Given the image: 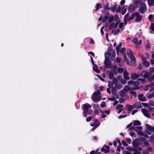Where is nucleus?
Wrapping results in <instances>:
<instances>
[{
  "label": "nucleus",
  "instance_id": "f257e3e1",
  "mask_svg": "<svg viewBox=\"0 0 154 154\" xmlns=\"http://www.w3.org/2000/svg\"><path fill=\"white\" fill-rule=\"evenodd\" d=\"M118 23L116 22V23H112L109 26V29H112V33L114 35H116L118 34L120 30L119 29H117L118 27Z\"/></svg>",
  "mask_w": 154,
  "mask_h": 154
},
{
  "label": "nucleus",
  "instance_id": "f03ea898",
  "mask_svg": "<svg viewBox=\"0 0 154 154\" xmlns=\"http://www.w3.org/2000/svg\"><path fill=\"white\" fill-rule=\"evenodd\" d=\"M110 54L109 52H106L105 54V59L104 61V64L105 67L108 68L111 67V64L109 59Z\"/></svg>",
  "mask_w": 154,
  "mask_h": 154
},
{
  "label": "nucleus",
  "instance_id": "7ed1b4c3",
  "mask_svg": "<svg viewBox=\"0 0 154 154\" xmlns=\"http://www.w3.org/2000/svg\"><path fill=\"white\" fill-rule=\"evenodd\" d=\"M91 106L88 103H86L83 105V109L84 111V116L85 117H86L87 116V114H91L92 111L91 110L89 111V108H90Z\"/></svg>",
  "mask_w": 154,
  "mask_h": 154
},
{
  "label": "nucleus",
  "instance_id": "20e7f679",
  "mask_svg": "<svg viewBox=\"0 0 154 154\" xmlns=\"http://www.w3.org/2000/svg\"><path fill=\"white\" fill-rule=\"evenodd\" d=\"M100 92L99 91H97L95 92L92 95V98L93 100L95 102H97L99 101L101 98L100 95Z\"/></svg>",
  "mask_w": 154,
  "mask_h": 154
},
{
  "label": "nucleus",
  "instance_id": "39448f33",
  "mask_svg": "<svg viewBox=\"0 0 154 154\" xmlns=\"http://www.w3.org/2000/svg\"><path fill=\"white\" fill-rule=\"evenodd\" d=\"M127 54L128 57L130 59L133 64L135 63V58L132 54L131 50L130 49H128L127 51Z\"/></svg>",
  "mask_w": 154,
  "mask_h": 154
},
{
  "label": "nucleus",
  "instance_id": "423d86ee",
  "mask_svg": "<svg viewBox=\"0 0 154 154\" xmlns=\"http://www.w3.org/2000/svg\"><path fill=\"white\" fill-rule=\"evenodd\" d=\"M117 69V67L116 66H113L111 69V71H107V74L108 75L109 79H112L113 77V72L115 73V71Z\"/></svg>",
  "mask_w": 154,
  "mask_h": 154
},
{
  "label": "nucleus",
  "instance_id": "0eeeda50",
  "mask_svg": "<svg viewBox=\"0 0 154 154\" xmlns=\"http://www.w3.org/2000/svg\"><path fill=\"white\" fill-rule=\"evenodd\" d=\"M142 127L141 126H138L135 127V130L137 133L140 136H143L146 137L148 138V136L147 135H145L143 134V132L141 131Z\"/></svg>",
  "mask_w": 154,
  "mask_h": 154
},
{
  "label": "nucleus",
  "instance_id": "6e6552de",
  "mask_svg": "<svg viewBox=\"0 0 154 154\" xmlns=\"http://www.w3.org/2000/svg\"><path fill=\"white\" fill-rule=\"evenodd\" d=\"M116 83V84H117L118 80L116 78H113V82H109L108 83V86L110 88H116L114 87L115 83Z\"/></svg>",
  "mask_w": 154,
  "mask_h": 154
},
{
  "label": "nucleus",
  "instance_id": "1a4fd4ad",
  "mask_svg": "<svg viewBox=\"0 0 154 154\" xmlns=\"http://www.w3.org/2000/svg\"><path fill=\"white\" fill-rule=\"evenodd\" d=\"M132 42L135 47L138 48L139 47L140 44L142 43V40H140L138 41V39L135 38H134L132 40Z\"/></svg>",
  "mask_w": 154,
  "mask_h": 154
},
{
  "label": "nucleus",
  "instance_id": "9d476101",
  "mask_svg": "<svg viewBox=\"0 0 154 154\" xmlns=\"http://www.w3.org/2000/svg\"><path fill=\"white\" fill-rule=\"evenodd\" d=\"M146 128L147 130L146 133L149 135H150L151 134V132L154 131V128L149 125H146Z\"/></svg>",
  "mask_w": 154,
  "mask_h": 154
},
{
  "label": "nucleus",
  "instance_id": "9b49d317",
  "mask_svg": "<svg viewBox=\"0 0 154 154\" xmlns=\"http://www.w3.org/2000/svg\"><path fill=\"white\" fill-rule=\"evenodd\" d=\"M147 8L145 4H142L139 10V11L141 13H143L146 11Z\"/></svg>",
  "mask_w": 154,
  "mask_h": 154
},
{
  "label": "nucleus",
  "instance_id": "f8f14e48",
  "mask_svg": "<svg viewBox=\"0 0 154 154\" xmlns=\"http://www.w3.org/2000/svg\"><path fill=\"white\" fill-rule=\"evenodd\" d=\"M91 63L93 65V69L94 71L96 72L97 73H99L100 72V71L98 70L97 68V66L96 65L94 64V62L93 60V58L92 57H90Z\"/></svg>",
  "mask_w": 154,
  "mask_h": 154
},
{
  "label": "nucleus",
  "instance_id": "ddd939ff",
  "mask_svg": "<svg viewBox=\"0 0 154 154\" xmlns=\"http://www.w3.org/2000/svg\"><path fill=\"white\" fill-rule=\"evenodd\" d=\"M149 72L143 71L141 73V76L145 78H148V79L149 78H150V77H149Z\"/></svg>",
  "mask_w": 154,
  "mask_h": 154
},
{
  "label": "nucleus",
  "instance_id": "4468645a",
  "mask_svg": "<svg viewBox=\"0 0 154 154\" xmlns=\"http://www.w3.org/2000/svg\"><path fill=\"white\" fill-rule=\"evenodd\" d=\"M135 16L136 17L135 19V21L137 22H139L141 20L142 16L140 15L139 13H135Z\"/></svg>",
  "mask_w": 154,
  "mask_h": 154
},
{
  "label": "nucleus",
  "instance_id": "2eb2a0df",
  "mask_svg": "<svg viewBox=\"0 0 154 154\" xmlns=\"http://www.w3.org/2000/svg\"><path fill=\"white\" fill-rule=\"evenodd\" d=\"M141 111L145 116L147 117H149L150 114L146 109H141Z\"/></svg>",
  "mask_w": 154,
  "mask_h": 154
},
{
  "label": "nucleus",
  "instance_id": "dca6fc26",
  "mask_svg": "<svg viewBox=\"0 0 154 154\" xmlns=\"http://www.w3.org/2000/svg\"><path fill=\"white\" fill-rule=\"evenodd\" d=\"M142 58L143 64L146 67L149 66L150 65V63L149 61H146V58L144 57H142Z\"/></svg>",
  "mask_w": 154,
  "mask_h": 154
},
{
  "label": "nucleus",
  "instance_id": "f3484780",
  "mask_svg": "<svg viewBox=\"0 0 154 154\" xmlns=\"http://www.w3.org/2000/svg\"><path fill=\"white\" fill-rule=\"evenodd\" d=\"M123 57L125 61L126 62V63H127L128 64L131 66H133L135 65V63L133 64L131 62H131L130 63L129 61V60L126 57L125 55H124Z\"/></svg>",
  "mask_w": 154,
  "mask_h": 154
},
{
  "label": "nucleus",
  "instance_id": "a211bd4d",
  "mask_svg": "<svg viewBox=\"0 0 154 154\" xmlns=\"http://www.w3.org/2000/svg\"><path fill=\"white\" fill-rule=\"evenodd\" d=\"M140 74H137L136 73H132L131 74V77L132 79H135L137 78L140 77Z\"/></svg>",
  "mask_w": 154,
  "mask_h": 154
},
{
  "label": "nucleus",
  "instance_id": "6ab92c4d",
  "mask_svg": "<svg viewBox=\"0 0 154 154\" xmlns=\"http://www.w3.org/2000/svg\"><path fill=\"white\" fill-rule=\"evenodd\" d=\"M117 79L118 80L120 81L123 84H125L126 83V81L122 79V77L121 76H118L117 78Z\"/></svg>",
  "mask_w": 154,
  "mask_h": 154
},
{
  "label": "nucleus",
  "instance_id": "aec40b11",
  "mask_svg": "<svg viewBox=\"0 0 154 154\" xmlns=\"http://www.w3.org/2000/svg\"><path fill=\"white\" fill-rule=\"evenodd\" d=\"M129 74L126 71H125L124 72L123 77L124 78L127 80H128L130 79V77L128 76Z\"/></svg>",
  "mask_w": 154,
  "mask_h": 154
},
{
  "label": "nucleus",
  "instance_id": "412c9836",
  "mask_svg": "<svg viewBox=\"0 0 154 154\" xmlns=\"http://www.w3.org/2000/svg\"><path fill=\"white\" fill-rule=\"evenodd\" d=\"M128 8V6L127 5H124L123 6L121 11V12L123 15L125 14V13L127 11V9Z\"/></svg>",
  "mask_w": 154,
  "mask_h": 154
},
{
  "label": "nucleus",
  "instance_id": "4be33fe9",
  "mask_svg": "<svg viewBox=\"0 0 154 154\" xmlns=\"http://www.w3.org/2000/svg\"><path fill=\"white\" fill-rule=\"evenodd\" d=\"M149 7H154V0H147Z\"/></svg>",
  "mask_w": 154,
  "mask_h": 154
},
{
  "label": "nucleus",
  "instance_id": "5701e85b",
  "mask_svg": "<svg viewBox=\"0 0 154 154\" xmlns=\"http://www.w3.org/2000/svg\"><path fill=\"white\" fill-rule=\"evenodd\" d=\"M138 97L139 100L141 101H144L146 100V98L144 97L142 94H141L139 95Z\"/></svg>",
  "mask_w": 154,
  "mask_h": 154
},
{
  "label": "nucleus",
  "instance_id": "b1692460",
  "mask_svg": "<svg viewBox=\"0 0 154 154\" xmlns=\"http://www.w3.org/2000/svg\"><path fill=\"white\" fill-rule=\"evenodd\" d=\"M119 28L120 31H122L124 29V24L123 23H119Z\"/></svg>",
  "mask_w": 154,
  "mask_h": 154
},
{
  "label": "nucleus",
  "instance_id": "393cba45",
  "mask_svg": "<svg viewBox=\"0 0 154 154\" xmlns=\"http://www.w3.org/2000/svg\"><path fill=\"white\" fill-rule=\"evenodd\" d=\"M128 9L129 11L131 12H133L135 10V7L133 5H131L130 6V7Z\"/></svg>",
  "mask_w": 154,
  "mask_h": 154
},
{
  "label": "nucleus",
  "instance_id": "a878e982",
  "mask_svg": "<svg viewBox=\"0 0 154 154\" xmlns=\"http://www.w3.org/2000/svg\"><path fill=\"white\" fill-rule=\"evenodd\" d=\"M114 85V87L116 88V89H120L122 87V85L120 84H116V83H115Z\"/></svg>",
  "mask_w": 154,
  "mask_h": 154
},
{
  "label": "nucleus",
  "instance_id": "bb28decb",
  "mask_svg": "<svg viewBox=\"0 0 154 154\" xmlns=\"http://www.w3.org/2000/svg\"><path fill=\"white\" fill-rule=\"evenodd\" d=\"M118 143L120 145L121 144L120 141L118 139H116V140H114L113 143V144L115 147H116L117 143Z\"/></svg>",
  "mask_w": 154,
  "mask_h": 154
},
{
  "label": "nucleus",
  "instance_id": "cd10ccee",
  "mask_svg": "<svg viewBox=\"0 0 154 154\" xmlns=\"http://www.w3.org/2000/svg\"><path fill=\"white\" fill-rule=\"evenodd\" d=\"M126 109L128 110L131 111L133 108V106L132 105H128L126 106Z\"/></svg>",
  "mask_w": 154,
  "mask_h": 154
},
{
  "label": "nucleus",
  "instance_id": "c85d7f7f",
  "mask_svg": "<svg viewBox=\"0 0 154 154\" xmlns=\"http://www.w3.org/2000/svg\"><path fill=\"white\" fill-rule=\"evenodd\" d=\"M128 14H126L124 17V23L126 25L127 23V20L128 19Z\"/></svg>",
  "mask_w": 154,
  "mask_h": 154
},
{
  "label": "nucleus",
  "instance_id": "c756f323",
  "mask_svg": "<svg viewBox=\"0 0 154 154\" xmlns=\"http://www.w3.org/2000/svg\"><path fill=\"white\" fill-rule=\"evenodd\" d=\"M125 92H126L125 91L122 90L120 92L119 94L122 97H124L125 95Z\"/></svg>",
  "mask_w": 154,
  "mask_h": 154
},
{
  "label": "nucleus",
  "instance_id": "7c9ffc66",
  "mask_svg": "<svg viewBox=\"0 0 154 154\" xmlns=\"http://www.w3.org/2000/svg\"><path fill=\"white\" fill-rule=\"evenodd\" d=\"M121 46L122 44L121 43H119V45L117 46V47L116 48V50L117 53H118V52H119V49L121 47Z\"/></svg>",
  "mask_w": 154,
  "mask_h": 154
},
{
  "label": "nucleus",
  "instance_id": "2f4dec72",
  "mask_svg": "<svg viewBox=\"0 0 154 154\" xmlns=\"http://www.w3.org/2000/svg\"><path fill=\"white\" fill-rule=\"evenodd\" d=\"M140 122L138 120L135 121L134 122V126H137L140 125Z\"/></svg>",
  "mask_w": 154,
  "mask_h": 154
},
{
  "label": "nucleus",
  "instance_id": "473e14b6",
  "mask_svg": "<svg viewBox=\"0 0 154 154\" xmlns=\"http://www.w3.org/2000/svg\"><path fill=\"white\" fill-rule=\"evenodd\" d=\"M104 147H104H102L101 149V151L102 152H103L105 153H107L108 152V150L106 149Z\"/></svg>",
  "mask_w": 154,
  "mask_h": 154
},
{
  "label": "nucleus",
  "instance_id": "72a5a7b5",
  "mask_svg": "<svg viewBox=\"0 0 154 154\" xmlns=\"http://www.w3.org/2000/svg\"><path fill=\"white\" fill-rule=\"evenodd\" d=\"M130 89V87L128 86H125L124 87V89H123L125 92H127L128 91H129Z\"/></svg>",
  "mask_w": 154,
  "mask_h": 154
},
{
  "label": "nucleus",
  "instance_id": "f704fd0d",
  "mask_svg": "<svg viewBox=\"0 0 154 154\" xmlns=\"http://www.w3.org/2000/svg\"><path fill=\"white\" fill-rule=\"evenodd\" d=\"M123 106L121 104H118L116 106V109H122Z\"/></svg>",
  "mask_w": 154,
  "mask_h": 154
},
{
  "label": "nucleus",
  "instance_id": "c9c22d12",
  "mask_svg": "<svg viewBox=\"0 0 154 154\" xmlns=\"http://www.w3.org/2000/svg\"><path fill=\"white\" fill-rule=\"evenodd\" d=\"M135 106L137 108H140L142 107L140 103H138L137 104H135Z\"/></svg>",
  "mask_w": 154,
  "mask_h": 154
},
{
  "label": "nucleus",
  "instance_id": "e433bc0d",
  "mask_svg": "<svg viewBox=\"0 0 154 154\" xmlns=\"http://www.w3.org/2000/svg\"><path fill=\"white\" fill-rule=\"evenodd\" d=\"M129 134L131 137H136V134L134 133L133 132H131V131L129 133Z\"/></svg>",
  "mask_w": 154,
  "mask_h": 154
},
{
  "label": "nucleus",
  "instance_id": "4c0bfd02",
  "mask_svg": "<svg viewBox=\"0 0 154 154\" xmlns=\"http://www.w3.org/2000/svg\"><path fill=\"white\" fill-rule=\"evenodd\" d=\"M138 80L140 81L141 83L144 84L145 83L146 80L145 79H138Z\"/></svg>",
  "mask_w": 154,
  "mask_h": 154
},
{
  "label": "nucleus",
  "instance_id": "58836bf2",
  "mask_svg": "<svg viewBox=\"0 0 154 154\" xmlns=\"http://www.w3.org/2000/svg\"><path fill=\"white\" fill-rule=\"evenodd\" d=\"M99 8H102V6H101V5L100 4H98V3H97L96 4V10H98Z\"/></svg>",
  "mask_w": 154,
  "mask_h": 154
},
{
  "label": "nucleus",
  "instance_id": "ea45409f",
  "mask_svg": "<svg viewBox=\"0 0 154 154\" xmlns=\"http://www.w3.org/2000/svg\"><path fill=\"white\" fill-rule=\"evenodd\" d=\"M99 106L97 104H95L93 105V108L95 109H99Z\"/></svg>",
  "mask_w": 154,
  "mask_h": 154
},
{
  "label": "nucleus",
  "instance_id": "a19ab883",
  "mask_svg": "<svg viewBox=\"0 0 154 154\" xmlns=\"http://www.w3.org/2000/svg\"><path fill=\"white\" fill-rule=\"evenodd\" d=\"M135 13H133L131 16V17L128 19V20H130L133 19L134 18V17H135Z\"/></svg>",
  "mask_w": 154,
  "mask_h": 154
},
{
  "label": "nucleus",
  "instance_id": "79ce46f5",
  "mask_svg": "<svg viewBox=\"0 0 154 154\" xmlns=\"http://www.w3.org/2000/svg\"><path fill=\"white\" fill-rule=\"evenodd\" d=\"M108 19V18L107 16H106L104 17L103 18V19L102 20V22L103 23V22H106L107 20Z\"/></svg>",
  "mask_w": 154,
  "mask_h": 154
},
{
  "label": "nucleus",
  "instance_id": "37998d69",
  "mask_svg": "<svg viewBox=\"0 0 154 154\" xmlns=\"http://www.w3.org/2000/svg\"><path fill=\"white\" fill-rule=\"evenodd\" d=\"M118 70L119 73H122L124 71L123 69L121 67L119 68Z\"/></svg>",
  "mask_w": 154,
  "mask_h": 154
},
{
  "label": "nucleus",
  "instance_id": "c03bdc74",
  "mask_svg": "<svg viewBox=\"0 0 154 154\" xmlns=\"http://www.w3.org/2000/svg\"><path fill=\"white\" fill-rule=\"evenodd\" d=\"M126 49L125 48H122L121 49L119 50V51L120 52L123 53L125 51Z\"/></svg>",
  "mask_w": 154,
  "mask_h": 154
},
{
  "label": "nucleus",
  "instance_id": "a18cd8bd",
  "mask_svg": "<svg viewBox=\"0 0 154 154\" xmlns=\"http://www.w3.org/2000/svg\"><path fill=\"white\" fill-rule=\"evenodd\" d=\"M139 82L138 79L134 83V85L135 86H138V85H139Z\"/></svg>",
  "mask_w": 154,
  "mask_h": 154
},
{
  "label": "nucleus",
  "instance_id": "49530a36",
  "mask_svg": "<svg viewBox=\"0 0 154 154\" xmlns=\"http://www.w3.org/2000/svg\"><path fill=\"white\" fill-rule=\"evenodd\" d=\"M113 94H115L116 92V88H111Z\"/></svg>",
  "mask_w": 154,
  "mask_h": 154
},
{
  "label": "nucleus",
  "instance_id": "de8ad7c7",
  "mask_svg": "<svg viewBox=\"0 0 154 154\" xmlns=\"http://www.w3.org/2000/svg\"><path fill=\"white\" fill-rule=\"evenodd\" d=\"M154 96V92L153 94H150L148 97V99H151Z\"/></svg>",
  "mask_w": 154,
  "mask_h": 154
},
{
  "label": "nucleus",
  "instance_id": "09e8293b",
  "mask_svg": "<svg viewBox=\"0 0 154 154\" xmlns=\"http://www.w3.org/2000/svg\"><path fill=\"white\" fill-rule=\"evenodd\" d=\"M154 79V75H153L152 77H150V78H149L148 80L149 81H152Z\"/></svg>",
  "mask_w": 154,
  "mask_h": 154
},
{
  "label": "nucleus",
  "instance_id": "8fccbe9b",
  "mask_svg": "<svg viewBox=\"0 0 154 154\" xmlns=\"http://www.w3.org/2000/svg\"><path fill=\"white\" fill-rule=\"evenodd\" d=\"M126 116H127V115H121V116H119L118 117V118L119 119H122V118H125V117H126Z\"/></svg>",
  "mask_w": 154,
  "mask_h": 154
},
{
  "label": "nucleus",
  "instance_id": "3c124183",
  "mask_svg": "<svg viewBox=\"0 0 154 154\" xmlns=\"http://www.w3.org/2000/svg\"><path fill=\"white\" fill-rule=\"evenodd\" d=\"M133 2L134 4L137 5L138 3H139V1L138 0H133Z\"/></svg>",
  "mask_w": 154,
  "mask_h": 154
},
{
  "label": "nucleus",
  "instance_id": "603ef678",
  "mask_svg": "<svg viewBox=\"0 0 154 154\" xmlns=\"http://www.w3.org/2000/svg\"><path fill=\"white\" fill-rule=\"evenodd\" d=\"M113 19H114V17H113V16H112V17H110L109 19V22H112L113 21Z\"/></svg>",
  "mask_w": 154,
  "mask_h": 154
},
{
  "label": "nucleus",
  "instance_id": "864d4df0",
  "mask_svg": "<svg viewBox=\"0 0 154 154\" xmlns=\"http://www.w3.org/2000/svg\"><path fill=\"white\" fill-rule=\"evenodd\" d=\"M146 0H139V4H145V2H146Z\"/></svg>",
  "mask_w": 154,
  "mask_h": 154
},
{
  "label": "nucleus",
  "instance_id": "5fc2aeb1",
  "mask_svg": "<svg viewBox=\"0 0 154 154\" xmlns=\"http://www.w3.org/2000/svg\"><path fill=\"white\" fill-rule=\"evenodd\" d=\"M122 144L125 146H127L128 145V144L125 141L122 140Z\"/></svg>",
  "mask_w": 154,
  "mask_h": 154
},
{
  "label": "nucleus",
  "instance_id": "6e6d98bb",
  "mask_svg": "<svg viewBox=\"0 0 154 154\" xmlns=\"http://www.w3.org/2000/svg\"><path fill=\"white\" fill-rule=\"evenodd\" d=\"M128 84L129 85H131L134 83V82L133 81H130L128 82Z\"/></svg>",
  "mask_w": 154,
  "mask_h": 154
},
{
  "label": "nucleus",
  "instance_id": "4d7b16f0",
  "mask_svg": "<svg viewBox=\"0 0 154 154\" xmlns=\"http://www.w3.org/2000/svg\"><path fill=\"white\" fill-rule=\"evenodd\" d=\"M100 123H99L98 125H95V126L93 127L92 129V130L93 131H94L95 129H96L99 125Z\"/></svg>",
  "mask_w": 154,
  "mask_h": 154
},
{
  "label": "nucleus",
  "instance_id": "13d9d810",
  "mask_svg": "<svg viewBox=\"0 0 154 154\" xmlns=\"http://www.w3.org/2000/svg\"><path fill=\"white\" fill-rule=\"evenodd\" d=\"M154 140V136L152 135L150 136L149 141H153Z\"/></svg>",
  "mask_w": 154,
  "mask_h": 154
},
{
  "label": "nucleus",
  "instance_id": "bf43d9fd",
  "mask_svg": "<svg viewBox=\"0 0 154 154\" xmlns=\"http://www.w3.org/2000/svg\"><path fill=\"white\" fill-rule=\"evenodd\" d=\"M143 105L145 107H148L149 106V105L148 104L145 103H142Z\"/></svg>",
  "mask_w": 154,
  "mask_h": 154
},
{
  "label": "nucleus",
  "instance_id": "052dcab7",
  "mask_svg": "<svg viewBox=\"0 0 154 154\" xmlns=\"http://www.w3.org/2000/svg\"><path fill=\"white\" fill-rule=\"evenodd\" d=\"M151 29L152 31L154 30V24L152 23H151Z\"/></svg>",
  "mask_w": 154,
  "mask_h": 154
},
{
  "label": "nucleus",
  "instance_id": "680f3d73",
  "mask_svg": "<svg viewBox=\"0 0 154 154\" xmlns=\"http://www.w3.org/2000/svg\"><path fill=\"white\" fill-rule=\"evenodd\" d=\"M98 109H95L94 111V113H95L96 114H98L99 113Z\"/></svg>",
  "mask_w": 154,
  "mask_h": 154
},
{
  "label": "nucleus",
  "instance_id": "e2e57ef3",
  "mask_svg": "<svg viewBox=\"0 0 154 154\" xmlns=\"http://www.w3.org/2000/svg\"><path fill=\"white\" fill-rule=\"evenodd\" d=\"M108 100L110 101H115V99L114 97H109L108 98Z\"/></svg>",
  "mask_w": 154,
  "mask_h": 154
},
{
  "label": "nucleus",
  "instance_id": "0e129e2a",
  "mask_svg": "<svg viewBox=\"0 0 154 154\" xmlns=\"http://www.w3.org/2000/svg\"><path fill=\"white\" fill-rule=\"evenodd\" d=\"M106 104L105 102H103L101 104V107H103L105 106Z\"/></svg>",
  "mask_w": 154,
  "mask_h": 154
},
{
  "label": "nucleus",
  "instance_id": "69168bd1",
  "mask_svg": "<svg viewBox=\"0 0 154 154\" xmlns=\"http://www.w3.org/2000/svg\"><path fill=\"white\" fill-rule=\"evenodd\" d=\"M121 149H122V148L120 146H118L117 149L118 151L120 152L121 150Z\"/></svg>",
  "mask_w": 154,
  "mask_h": 154
},
{
  "label": "nucleus",
  "instance_id": "338daca9",
  "mask_svg": "<svg viewBox=\"0 0 154 154\" xmlns=\"http://www.w3.org/2000/svg\"><path fill=\"white\" fill-rule=\"evenodd\" d=\"M91 116L89 117L86 119V120L87 122H88L90 121L91 120Z\"/></svg>",
  "mask_w": 154,
  "mask_h": 154
},
{
  "label": "nucleus",
  "instance_id": "774afa93",
  "mask_svg": "<svg viewBox=\"0 0 154 154\" xmlns=\"http://www.w3.org/2000/svg\"><path fill=\"white\" fill-rule=\"evenodd\" d=\"M149 103L152 106H153L154 105V102H153L152 101H150L149 102Z\"/></svg>",
  "mask_w": 154,
  "mask_h": 154
}]
</instances>
